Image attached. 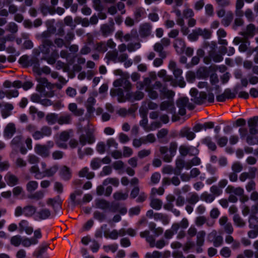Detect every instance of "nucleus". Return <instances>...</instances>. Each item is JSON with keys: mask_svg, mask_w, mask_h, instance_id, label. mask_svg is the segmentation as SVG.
Returning <instances> with one entry per match:
<instances>
[{"mask_svg": "<svg viewBox=\"0 0 258 258\" xmlns=\"http://www.w3.org/2000/svg\"><path fill=\"white\" fill-rule=\"evenodd\" d=\"M26 130L31 134L35 140H39L45 137H50L52 135V129L47 125H43L40 130H37L36 125L29 124L26 126Z\"/></svg>", "mask_w": 258, "mask_h": 258, "instance_id": "1", "label": "nucleus"}, {"mask_svg": "<svg viewBox=\"0 0 258 258\" xmlns=\"http://www.w3.org/2000/svg\"><path fill=\"white\" fill-rule=\"evenodd\" d=\"M177 149V144L175 142L170 143L169 148L167 146H161L159 151L163 160L165 162H171L175 155Z\"/></svg>", "mask_w": 258, "mask_h": 258, "instance_id": "2", "label": "nucleus"}, {"mask_svg": "<svg viewBox=\"0 0 258 258\" xmlns=\"http://www.w3.org/2000/svg\"><path fill=\"white\" fill-rule=\"evenodd\" d=\"M190 94L191 96V101L197 105H202L205 102L207 98V94L205 92H199L195 88H191L190 90Z\"/></svg>", "mask_w": 258, "mask_h": 258, "instance_id": "3", "label": "nucleus"}, {"mask_svg": "<svg viewBox=\"0 0 258 258\" xmlns=\"http://www.w3.org/2000/svg\"><path fill=\"white\" fill-rule=\"evenodd\" d=\"M79 141L80 145L83 147L88 144H92L95 141V138L92 131L88 130L86 134H82L79 137Z\"/></svg>", "mask_w": 258, "mask_h": 258, "instance_id": "4", "label": "nucleus"}, {"mask_svg": "<svg viewBox=\"0 0 258 258\" xmlns=\"http://www.w3.org/2000/svg\"><path fill=\"white\" fill-rule=\"evenodd\" d=\"M62 201L59 196H57L53 198H49L46 203L48 205L51 206L55 213L60 212Z\"/></svg>", "mask_w": 258, "mask_h": 258, "instance_id": "5", "label": "nucleus"}, {"mask_svg": "<svg viewBox=\"0 0 258 258\" xmlns=\"http://www.w3.org/2000/svg\"><path fill=\"white\" fill-rule=\"evenodd\" d=\"M39 10L43 16H46L48 14L50 15L55 14V7H51L43 2H41L39 4Z\"/></svg>", "mask_w": 258, "mask_h": 258, "instance_id": "6", "label": "nucleus"}, {"mask_svg": "<svg viewBox=\"0 0 258 258\" xmlns=\"http://www.w3.org/2000/svg\"><path fill=\"white\" fill-rule=\"evenodd\" d=\"M34 150L36 153L43 158H47L50 155V151L45 145L36 144Z\"/></svg>", "mask_w": 258, "mask_h": 258, "instance_id": "7", "label": "nucleus"}, {"mask_svg": "<svg viewBox=\"0 0 258 258\" xmlns=\"http://www.w3.org/2000/svg\"><path fill=\"white\" fill-rule=\"evenodd\" d=\"M188 102L187 97L180 98L176 101V105L179 108L178 113L183 116L186 113V107Z\"/></svg>", "mask_w": 258, "mask_h": 258, "instance_id": "8", "label": "nucleus"}, {"mask_svg": "<svg viewBox=\"0 0 258 258\" xmlns=\"http://www.w3.org/2000/svg\"><path fill=\"white\" fill-rule=\"evenodd\" d=\"M185 43L182 38H177L174 40L173 47L177 54H182L185 50Z\"/></svg>", "mask_w": 258, "mask_h": 258, "instance_id": "9", "label": "nucleus"}, {"mask_svg": "<svg viewBox=\"0 0 258 258\" xmlns=\"http://www.w3.org/2000/svg\"><path fill=\"white\" fill-rule=\"evenodd\" d=\"M16 132V128L14 123H9L5 128L4 136L7 139H11Z\"/></svg>", "mask_w": 258, "mask_h": 258, "instance_id": "10", "label": "nucleus"}, {"mask_svg": "<svg viewBox=\"0 0 258 258\" xmlns=\"http://www.w3.org/2000/svg\"><path fill=\"white\" fill-rule=\"evenodd\" d=\"M258 124V116H254L248 120V126L249 128V133L254 135L257 134L256 127Z\"/></svg>", "mask_w": 258, "mask_h": 258, "instance_id": "11", "label": "nucleus"}, {"mask_svg": "<svg viewBox=\"0 0 258 258\" xmlns=\"http://www.w3.org/2000/svg\"><path fill=\"white\" fill-rule=\"evenodd\" d=\"M95 103L96 100L94 97L90 96L88 98L86 103V107L87 111L86 116L88 117H91L95 111V109L93 106L95 105Z\"/></svg>", "mask_w": 258, "mask_h": 258, "instance_id": "12", "label": "nucleus"}, {"mask_svg": "<svg viewBox=\"0 0 258 258\" xmlns=\"http://www.w3.org/2000/svg\"><path fill=\"white\" fill-rule=\"evenodd\" d=\"M160 109L161 110H168L169 112L175 114L176 113V108L174 106L173 103L171 101H164L160 104Z\"/></svg>", "mask_w": 258, "mask_h": 258, "instance_id": "13", "label": "nucleus"}, {"mask_svg": "<svg viewBox=\"0 0 258 258\" xmlns=\"http://www.w3.org/2000/svg\"><path fill=\"white\" fill-rule=\"evenodd\" d=\"M53 46L52 41L51 40H45L41 42L39 46L41 52L44 54H49L50 53V48Z\"/></svg>", "mask_w": 258, "mask_h": 258, "instance_id": "14", "label": "nucleus"}, {"mask_svg": "<svg viewBox=\"0 0 258 258\" xmlns=\"http://www.w3.org/2000/svg\"><path fill=\"white\" fill-rule=\"evenodd\" d=\"M175 80L177 82L178 85L180 87H184L185 86V82L184 81L183 77L181 76L182 71L181 69L177 68L172 71Z\"/></svg>", "mask_w": 258, "mask_h": 258, "instance_id": "15", "label": "nucleus"}, {"mask_svg": "<svg viewBox=\"0 0 258 258\" xmlns=\"http://www.w3.org/2000/svg\"><path fill=\"white\" fill-rule=\"evenodd\" d=\"M59 175L63 180H69L72 177L70 168L65 165L62 166L59 169Z\"/></svg>", "mask_w": 258, "mask_h": 258, "instance_id": "16", "label": "nucleus"}, {"mask_svg": "<svg viewBox=\"0 0 258 258\" xmlns=\"http://www.w3.org/2000/svg\"><path fill=\"white\" fill-rule=\"evenodd\" d=\"M180 228L179 224L178 223H173L170 229L166 230L164 233V237L166 239H170L174 234L177 233Z\"/></svg>", "mask_w": 258, "mask_h": 258, "instance_id": "17", "label": "nucleus"}, {"mask_svg": "<svg viewBox=\"0 0 258 258\" xmlns=\"http://www.w3.org/2000/svg\"><path fill=\"white\" fill-rule=\"evenodd\" d=\"M5 179L7 184L10 186H15L19 183V178L10 172L5 175Z\"/></svg>", "mask_w": 258, "mask_h": 258, "instance_id": "18", "label": "nucleus"}, {"mask_svg": "<svg viewBox=\"0 0 258 258\" xmlns=\"http://www.w3.org/2000/svg\"><path fill=\"white\" fill-rule=\"evenodd\" d=\"M179 136L181 138L185 137L188 140H192L195 138L196 135L190 128L184 127L180 130Z\"/></svg>", "mask_w": 258, "mask_h": 258, "instance_id": "19", "label": "nucleus"}, {"mask_svg": "<svg viewBox=\"0 0 258 258\" xmlns=\"http://www.w3.org/2000/svg\"><path fill=\"white\" fill-rule=\"evenodd\" d=\"M168 133V130L164 128L161 129L158 132L157 137L160 143L167 144L169 142V139L166 137Z\"/></svg>", "mask_w": 258, "mask_h": 258, "instance_id": "20", "label": "nucleus"}, {"mask_svg": "<svg viewBox=\"0 0 258 258\" xmlns=\"http://www.w3.org/2000/svg\"><path fill=\"white\" fill-rule=\"evenodd\" d=\"M151 25L149 23H145L141 25L139 33L142 37H145L149 36L151 32Z\"/></svg>", "mask_w": 258, "mask_h": 258, "instance_id": "21", "label": "nucleus"}, {"mask_svg": "<svg viewBox=\"0 0 258 258\" xmlns=\"http://www.w3.org/2000/svg\"><path fill=\"white\" fill-rule=\"evenodd\" d=\"M110 94L112 97L117 96L119 102H123L125 101L124 99V92L122 88L112 89L110 90Z\"/></svg>", "mask_w": 258, "mask_h": 258, "instance_id": "22", "label": "nucleus"}, {"mask_svg": "<svg viewBox=\"0 0 258 258\" xmlns=\"http://www.w3.org/2000/svg\"><path fill=\"white\" fill-rule=\"evenodd\" d=\"M51 216V211L47 208L41 209L39 211L36 212V216L38 217L40 220H45Z\"/></svg>", "mask_w": 258, "mask_h": 258, "instance_id": "23", "label": "nucleus"}, {"mask_svg": "<svg viewBox=\"0 0 258 258\" xmlns=\"http://www.w3.org/2000/svg\"><path fill=\"white\" fill-rule=\"evenodd\" d=\"M96 207L103 210H106L110 208V203L103 199H97L95 201Z\"/></svg>", "mask_w": 258, "mask_h": 258, "instance_id": "24", "label": "nucleus"}, {"mask_svg": "<svg viewBox=\"0 0 258 258\" xmlns=\"http://www.w3.org/2000/svg\"><path fill=\"white\" fill-rule=\"evenodd\" d=\"M175 165L174 174L175 175H179L181 173V170L185 166V162L183 159H177L175 161Z\"/></svg>", "mask_w": 258, "mask_h": 258, "instance_id": "25", "label": "nucleus"}, {"mask_svg": "<svg viewBox=\"0 0 258 258\" xmlns=\"http://www.w3.org/2000/svg\"><path fill=\"white\" fill-rule=\"evenodd\" d=\"M256 30L255 27L253 24H249L246 26V32H241V34L245 37L252 38L254 36V32Z\"/></svg>", "mask_w": 258, "mask_h": 258, "instance_id": "26", "label": "nucleus"}, {"mask_svg": "<svg viewBox=\"0 0 258 258\" xmlns=\"http://www.w3.org/2000/svg\"><path fill=\"white\" fill-rule=\"evenodd\" d=\"M58 115L55 113H49L45 116V120L49 125H53L58 121Z\"/></svg>", "mask_w": 258, "mask_h": 258, "instance_id": "27", "label": "nucleus"}, {"mask_svg": "<svg viewBox=\"0 0 258 258\" xmlns=\"http://www.w3.org/2000/svg\"><path fill=\"white\" fill-rule=\"evenodd\" d=\"M256 169L255 168H252V171L250 173L248 172H243L239 176V179L240 181L243 182L246 180V179H253L255 177V172L256 171Z\"/></svg>", "mask_w": 258, "mask_h": 258, "instance_id": "28", "label": "nucleus"}, {"mask_svg": "<svg viewBox=\"0 0 258 258\" xmlns=\"http://www.w3.org/2000/svg\"><path fill=\"white\" fill-rule=\"evenodd\" d=\"M79 175L81 177H86L88 179H91L95 176L93 172H89V168L87 167H84L79 171Z\"/></svg>", "mask_w": 258, "mask_h": 258, "instance_id": "29", "label": "nucleus"}, {"mask_svg": "<svg viewBox=\"0 0 258 258\" xmlns=\"http://www.w3.org/2000/svg\"><path fill=\"white\" fill-rule=\"evenodd\" d=\"M48 248V244L46 243H43L41 245L39 246L38 250L33 253V255L37 258H43L42 256L46 251Z\"/></svg>", "mask_w": 258, "mask_h": 258, "instance_id": "30", "label": "nucleus"}, {"mask_svg": "<svg viewBox=\"0 0 258 258\" xmlns=\"http://www.w3.org/2000/svg\"><path fill=\"white\" fill-rule=\"evenodd\" d=\"M28 65V67H33L34 71L36 73L40 70L39 60L36 56H33L30 58Z\"/></svg>", "mask_w": 258, "mask_h": 258, "instance_id": "31", "label": "nucleus"}, {"mask_svg": "<svg viewBox=\"0 0 258 258\" xmlns=\"http://www.w3.org/2000/svg\"><path fill=\"white\" fill-rule=\"evenodd\" d=\"M24 215L27 217H32L36 213V208L32 205H28L24 207Z\"/></svg>", "mask_w": 258, "mask_h": 258, "instance_id": "32", "label": "nucleus"}, {"mask_svg": "<svg viewBox=\"0 0 258 258\" xmlns=\"http://www.w3.org/2000/svg\"><path fill=\"white\" fill-rule=\"evenodd\" d=\"M198 35L202 36L204 39H209L211 37L212 32L208 29L197 28Z\"/></svg>", "mask_w": 258, "mask_h": 258, "instance_id": "33", "label": "nucleus"}, {"mask_svg": "<svg viewBox=\"0 0 258 258\" xmlns=\"http://www.w3.org/2000/svg\"><path fill=\"white\" fill-rule=\"evenodd\" d=\"M233 19V15L231 12H228L223 19L222 20L221 23L225 27L228 26Z\"/></svg>", "mask_w": 258, "mask_h": 258, "instance_id": "34", "label": "nucleus"}, {"mask_svg": "<svg viewBox=\"0 0 258 258\" xmlns=\"http://www.w3.org/2000/svg\"><path fill=\"white\" fill-rule=\"evenodd\" d=\"M101 31L102 35L105 37H107L113 32V26H110L106 24H103L101 27Z\"/></svg>", "mask_w": 258, "mask_h": 258, "instance_id": "35", "label": "nucleus"}, {"mask_svg": "<svg viewBox=\"0 0 258 258\" xmlns=\"http://www.w3.org/2000/svg\"><path fill=\"white\" fill-rule=\"evenodd\" d=\"M202 143L206 145L209 149L215 151L216 150L217 147L214 142L212 140V139L210 137H207L202 140Z\"/></svg>", "mask_w": 258, "mask_h": 258, "instance_id": "36", "label": "nucleus"}, {"mask_svg": "<svg viewBox=\"0 0 258 258\" xmlns=\"http://www.w3.org/2000/svg\"><path fill=\"white\" fill-rule=\"evenodd\" d=\"M22 136L18 135L15 137L11 142V146L13 148H17L23 144Z\"/></svg>", "mask_w": 258, "mask_h": 258, "instance_id": "37", "label": "nucleus"}, {"mask_svg": "<svg viewBox=\"0 0 258 258\" xmlns=\"http://www.w3.org/2000/svg\"><path fill=\"white\" fill-rule=\"evenodd\" d=\"M216 50V49H214L212 51L209 52L208 54L214 62H219L223 60V57L221 54L217 53Z\"/></svg>", "mask_w": 258, "mask_h": 258, "instance_id": "38", "label": "nucleus"}, {"mask_svg": "<svg viewBox=\"0 0 258 258\" xmlns=\"http://www.w3.org/2000/svg\"><path fill=\"white\" fill-rule=\"evenodd\" d=\"M250 228H258V218L254 214H250L248 219Z\"/></svg>", "mask_w": 258, "mask_h": 258, "instance_id": "39", "label": "nucleus"}, {"mask_svg": "<svg viewBox=\"0 0 258 258\" xmlns=\"http://www.w3.org/2000/svg\"><path fill=\"white\" fill-rule=\"evenodd\" d=\"M167 202L164 204L163 208L164 209L170 211L173 208V202L175 201V197L173 196H168L167 197Z\"/></svg>", "mask_w": 258, "mask_h": 258, "instance_id": "40", "label": "nucleus"}, {"mask_svg": "<svg viewBox=\"0 0 258 258\" xmlns=\"http://www.w3.org/2000/svg\"><path fill=\"white\" fill-rule=\"evenodd\" d=\"M71 121V116L69 114H65L63 115H61L60 116H58V121L57 123L62 125L63 124H69Z\"/></svg>", "mask_w": 258, "mask_h": 258, "instance_id": "41", "label": "nucleus"}, {"mask_svg": "<svg viewBox=\"0 0 258 258\" xmlns=\"http://www.w3.org/2000/svg\"><path fill=\"white\" fill-rule=\"evenodd\" d=\"M162 202L158 199H153L151 200L150 205L154 209L159 210L162 206Z\"/></svg>", "mask_w": 258, "mask_h": 258, "instance_id": "42", "label": "nucleus"}, {"mask_svg": "<svg viewBox=\"0 0 258 258\" xmlns=\"http://www.w3.org/2000/svg\"><path fill=\"white\" fill-rule=\"evenodd\" d=\"M208 47L210 48L208 52H211L214 49H216L217 44L214 41H212L211 43H209L208 41H204L202 44V49H207Z\"/></svg>", "mask_w": 258, "mask_h": 258, "instance_id": "43", "label": "nucleus"}, {"mask_svg": "<svg viewBox=\"0 0 258 258\" xmlns=\"http://www.w3.org/2000/svg\"><path fill=\"white\" fill-rule=\"evenodd\" d=\"M146 91L148 92V96L151 99L155 100L158 98L159 94L154 88L148 87H147Z\"/></svg>", "mask_w": 258, "mask_h": 258, "instance_id": "44", "label": "nucleus"}, {"mask_svg": "<svg viewBox=\"0 0 258 258\" xmlns=\"http://www.w3.org/2000/svg\"><path fill=\"white\" fill-rule=\"evenodd\" d=\"M205 235L206 232L204 231H201L198 233L197 236V244L198 246L201 247L204 244Z\"/></svg>", "mask_w": 258, "mask_h": 258, "instance_id": "45", "label": "nucleus"}, {"mask_svg": "<svg viewBox=\"0 0 258 258\" xmlns=\"http://www.w3.org/2000/svg\"><path fill=\"white\" fill-rule=\"evenodd\" d=\"M58 166L57 165H54L49 169L44 170L46 177L52 176L58 170Z\"/></svg>", "mask_w": 258, "mask_h": 258, "instance_id": "46", "label": "nucleus"}, {"mask_svg": "<svg viewBox=\"0 0 258 258\" xmlns=\"http://www.w3.org/2000/svg\"><path fill=\"white\" fill-rule=\"evenodd\" d=\"M38 186V183L36 181H30L26 185L27 190L29 192H32L36 190Z\"/></svg>", "mask_w": 258, "mask_h": 258, "instance_id": "47", "label": "nucleus"}, {"mask_svg": "<svg viewBox=\"0 0 258 258\" xmlns=\"http://www.w3.org/2000/svg\"><path fill=\"white\" fill-rule=\"evenodd\" d=\"M233 220L234 224L238 227H244L245 225V223L243 220L237 214H234Z\"/></svg>", "mask_w": 258, "mask_h": 258, "instance_id": "48", "label": "nucleus"}, {"mask_svg": "<svg viewBox=\"0 0 258 258\" xmlns=\"http://www.w3.org/2000/svg\"><path fill=\"white\" fill-rule=\"evenodd\" d=\"M201 199L207 203H211L214 200L215 196L212 194H208L207 192H204L201 195Z\"/></svg>", "mask_w": 258, "mask_h": 258, "instance_id": "49", "label": "nucleus"}, {"mask_svg": "<svg viewBox=\"0 0 258 258\" xmlns=\"http://www.w3.org/2000/svg\"><path fill=\"white\" fill-rule=\"evenodd\" d=\"M44 197V192L41 190H39L34 194H30L28 198L30 199H34L36 201L42 199Z\"/></svg>", "mask_w": 258, "mask_h": 258, "instance_id": "50", "label": "nucleus"}, {"mask_svg": "<svg viewBox=\"0 0 258 258\" xmlns=\"http://www.w3.org/2000/svg\"><path fill=\"white\" fill-rule=\"evenodd\" d=\"M93 217L95 219L98 220L100 222H102L106 219V216L103 212L96 211L93 213Z\"/></svg>", "mask_w": 258, "mask_h": 258, "instance_id": "51", "label": "nucleus"}, {"mask_svg": "<svg viewBox=\"0 0 258 258\" xmlns=\"http://www.w3.org/2000/svg\"><path fill=\"white\" fill-rule=\"evenodd\" d=\"M101 165V159L99 158H93L90 163V166L93 170H96L100 167Z\"/></svg>", "mask_w": 258, "mask_h": 258, "instance_id": "52", "label": "nucleus"}, {"mask_svg": "<svg viewBox=\"0 0 258 258\" xmlns=\"http://www.w3.org/2000/svg\"><path fill=\"white\" fill-rule=\"evenodd\" d=\"M110 183L114 185V186H118L119 185V180L118 178L114 177V178H108L105 179L103 182V184L104 185H107L108 184Z\"/></svg>", "mask_w": 258, "mask_h": 258, "instance_id": "53", "label": "nucleus"}, {"mask_svg": "<svg viewBox=\"0 0 258 258\" xmlns=\"http://www.w3.org/2000/svg\"><path fill=\"white\" fill-rule=\"evenodd\" d=\"M215 139L217 140L218 145L221 147L225 146L227 144L228 138L226 137L219 138L218 136L216 135L215 136Z\"/></svg>", "mask_w": 258, "mask_h": 258, "instance_id": "54", "label": "nucleus"}, {"mask_svg": "<svg viewBox=\"0 0 258 258\" xmlns=\"http://www.w3.org/2000/svg\"><path fill=\"white\" fill-rule=\"evenodd\" d=\"M21 241L22 237L19 235L14 236L11 238V243L15 246H19L21 243Z\"/></svg>", "mask_w": 258, "mask_h": 258, "instance_id": "55", "label": "nucleus"}, {"mask_svg": "<svg viewBox=\"0 0 258 258\" xmlns=\"http://www.w3.org/2000/svg\"><path fill=\"white\" fill-rule=\"evenodd\" d=\"M106 146L109 150L111 147H113L115 149L118 148V143L113 138H110L106 142Z\"/></svg>", "mask_w": 258, "mask_h": 258, "instance_id": "56", "label": "nucleus"}, {"mask_svg": "<svg viewBox=\"0 0 258 258\" xmlns=\"http://www.w3.org/2000/svg\"><path fill=\"white\" fill-rule=\"evenodd\" d=\"M187 38L190 41H196L198 40L199 35L197 28L193 30L192 32L188 35Z\"/></svg>", "mask_w": 258, "mask_h": 258, "instance_id": "57", "label": "nucleus"}, {"mask_svg": "<svg viewBox=\"0 0 258 258\" xmlns=\"http://www.w3.org/2000/svg\"><path fill=\"white\" fill-rule=\"evenodd\" d=\"M210 191L214 196H218L222 193V189L216 185H214L210 187Z\"/></svg>", "mask_w": 258, "mask_h": 258, "instance_id": "58", "label": "nucleus"}, {"mask_svg": "<svg viewBox=\"0 0 258 258\" xmlns=\"http://www.w3.org/2000/svg\"><path fill=\"white\" fill-rule=\"evenodd\" d=\"M106 57L109 60H112L114 63H116L117 62V52H108L106 54Z\"/></svg>", "mask_w": 258, "mask_h": 258, "instance_id": "59", "label": "nucleus"}, {"mask_svg": "<svg viewBox=\"0 0 258 258\" xmlns=\"http://www.w3.org/2000/svg\"><path fill=\"white\" fill-rule=\"evenodd\" d=\"M142 138L143 139L144 144H146L147 143H154L156 140V138L153 134H149L147 136Z\"/></svg>", "mask_w": 258, "mask_h": 258, "instance_id": "60", "label": "nucleus"}, {"mask_svg": "<svg viewBox=\"0 0 258 258\" xmlns=\"http://www.w3.org/2000/svg\"><path fill=\"white\" fill-rule=\"evenodd\" d=\"M128 197L127 194H123L120 192H116L113 194V198L116 200H125Z\"/></svg>", "mask_w": 258, "mask_h": 258, "instance_id": "61", "label": "nucleus"}, {"mask_svg": "<svg viewBox=\"0 0 258 258\" xmlns=\"http://www.w3.org/2000/svg\"><path fill=\"white\" fill-rule=\"evenodd\" d=\"M30 59L29 56L24 55L22 56L19 60V62L24 66L25 67H28V63H29Z\"/></svg>", "mask_w": 258, "mask_h": 258, "instance_id": "62", "label": "nucleus"}, {"mask_svg": "<svg viewBox=\"0 0 258 258\" xmlns=\"http://www.w3.org/2000/svg\"><path fill=\"white\" fill-rule=\"evenodd\" d=\"M231 168L233 172L239 173L242 170L243 167L239 162H236L232 164Z\"/></svg>", "mask_w": 258, "mask_h": 258, "instance_id": "63", "label": "nucleus"}, {"mask_svg": "<svg viewBox=\"0 0 258 258\" xmlns=\"http://www.w3.org/2000/svg\"><path fill=\"white\" fill-rule=\"evenodd\" d=\"M246 142L249 145H257L258 138L256 137L248 136L246 138Z\"/></svg>", "mask_w": 258, "mask_h": 258, "instance_id": "64", "label": "nucleus"}]
</instances>
